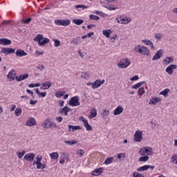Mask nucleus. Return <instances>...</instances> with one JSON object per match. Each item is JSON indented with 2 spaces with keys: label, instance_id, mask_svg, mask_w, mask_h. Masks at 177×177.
<instances>
[{
  "label": "nucleus",
  "instance_id": "19",
  "mask_svg": "<svg viewBox=\"0 0 177 177\" xmlns=\"http://www.w3.org/2000/svg\"><path fill=\"white\" fill-rule=\"evenodd\" d=\"M15 54L17 57H23V56H27V53L21 49H17Z\"/></svg>",
  "mask_w": 177,
  "mask_h": 177
},
{
  "label": "nucleus",
  "instance_id": "20",
  "mask_svg": "<svg viewBox=\"0 0 177 177\" xmlns=\"http://www.w3.org/2000/svg\"><path fill=\"white\" fill-rule=\"evenodd\" d=\"M69 132H74V131H80L82 129L81 126H73V125H68Z\"/></svg>",
  "mask_w": 177,
  "mask_h": 177
},
{
  "label": "nucleus",
  "instance_id": "47",
  "mask_svg": "<svg viewBox=\"0 0 177 177\" xmlns=\"http://www.w3.org/2000/svg\"><path fill=\"white\" fill-rule=\"evenodd\" d=\"M56 123L50 121V122H49V124H48V128H50V129H53V128H56Z\"/></svg>",
  "mask_w": 177,
  "mask_h": 177
},
{
  "label": "nucleus",
  "instance_id": "18",
  "mask_svg": "<svg viewBox=\"0 0 177 177\" xmlns=\"http://www.w3.org/2000/svg\"><path fill=\"white\" fill-rule=\"evenodd\" d=\"M27 78H28V73L21 75H19V77H17V76L15 77V80L18 82H20L21 81H24V80H27Z\"/></svg>",
  "mask_w": 177,
  "mask_h": 177
},
{
  "label": "nucleus",
  "instance_id": "57",
  "mask_svg": "<svg viewBox=\"0 0 177 177\" xmlns=\"http://www.w3.org/2000/svg\"><path fill=\"white\" fill-rule=\"evenodd\" d=\"M104 8H105L106 9H108V10H115L117 9L116 7H108L106 6H104Z\"/></svg>",
  "mask_w": 177,
  "mask_h": 177
},
{
  "label": "nucleus",
  "instance_id": "41",
  "mask_svg": "<svg viewBox=\"0 0 177 177\" xmlns=\"http://www.w3.org/2000/svg\"><path fill=\"white\" fill-rule=\"evenodd\" d=\"M89 20L97 21V20H100V17H99V16H97V15H89Z\"/></svg>",
  "mask_w": 177,
  "mask_h": 177
},
{
  "label": "nucleus",
  "instance_id": "36",
  "mask_svg": "<svg viewBox=\"0 0 177 177\" xmlns=\"http://www.w3.org/2000/svg\"><path fill=\"white\" fill-rule=\"evenodd\" d=\"M22 113H23V110H21V108H17L15 111V114L16 117H20Z\"/></svg>",
  "mask_w": 177,
  "mask_h": 177
},
{
  "label": "nucleus",
  "instance_id": "35",
  "mask_svg": "<svg viewBox=\"0 0 177 177\" xmlns=\"http://www.w3.org/2000/svg\"><path fill=\"white\" fill-rule=\"evenodd\" d=\"M147 169H149V167H148V165H145L144 166H142L139 168L137 169V171L138 172H143L145 171H147Z\"/></svg>",
  "mask_w": 177,
  "mask_h": 177
},
{
  "label": "nucleus",
  "instance_id": "26",
  "mask_svg": "<svg viewBox=\"0 0 177 177\" xmlns=\"http://www.w3.org/2000/svg\"><path fill=\"white\" fill-rule=\"evenodd\" d=\"M72 22L76 26H81V24H83L84 21L83 19H74L72 20Z\"/></svg>",
  "mask_w": 177,
  "mask_h": 177
},
{
  "label": "nucleus",
  "instance_id": "38",
  "mask_svg": "<svg viewBox=\"0 0 177 177\" xmlns=\"http://www.w3.org/2000/svg\"><path fill=\"white\" fill-rule=\"evenodd\" d=\"M107 115H110V111H107V109H104L102 113V117L104 120H106V117H107Z\"/></svg>",
  "mask_w": 177,
  "mask_h": 177
},
{
  "label": "nucleus",
  "instance_id": "43",
  "mask_svg": "<svg viewBox=\"0 0 177 177\" xmlns=\"http://www.w3.org/2000/svg\"><path fill=\"white\" fill-rule=\"evenodd\" d=\"M53 41L54 42V46L55 48H59V46H60V40L57 39H53Z\"/></svg>",
  "mask_w": 177,
  "mask_h": 177
},
{
  "label": "nucleus",
  "instance_id": "25",
  "mask_svg": "<svg viewBox=\"0 0 177 177\" xmlns=\"http://www.w3.org/2000/svg\"><path fill=\"white\" fill-rule=\"evenodd\" d=\"M120 24H129L131 23V19H129L128 18H122L120 17Z\"/></svg>",
  "mask_w": 177,
  "mask_h": 177
},
{
  "label": "nucleus",
  "instance_id": "39",
  "mask_svg": "<svg viewBox=\"0 0 177 177\" xmlns=\"http://www.w3.org/2000/svg\"><path fill=\"white\" fill-rule=\"evenodd\" d=\"M113 160H114V158L113 157L108 158L104 160V164H105V165H109L113 162Z\"/></svg>",
  "mask_w": 177,
  "mask_h": 177
},
{
  "label": "nucleus",
  "instance_id": "55",
  "mask_svg": "<svg viewBox=\"0 0 177 177\" xmlns=\"http://www.w3.org/2000/svg\"><path fill=\"white\" fill-rule=\"evenodd\" d=\"M123 157V158H125V153H120L118 154V159L121 160V158Z\"/></svg>",
  "mask_w": 177,
  "mask_h": 177
},
{
  "label": "nucleus",
  "instance_id": "53",
  "mask_svg": "<svg viewBox=\"0 0 177 177\" xmlns=\"http://www.w3.org/2000/svg\"><path fill=\"white\" fill-rule=\"evenodd\" d=\"M76 9H80V8H82V9H88V6H84V5H77L75 6Z\"/></svg>",
  "mask_w": 177,
  "mask_h": 177
},
{
  "label": "nucleus",
  "instance_id": "32",
  "mask_svg": "<svg viewBox=\"0 0 177 177\" xmlns=\"http://www.w3.org/2000/svg\"><path fill=\"white\" fill-rule=\"evenodd\" d=\"M149 156H145L143 155V156H141L140 158H139L138 161L140 162H146V161H149Z\"/></svg>",
  "mask_w": 177,
  "mask_h": 177
},
{
  "label": "nucleus",
  "instance_id": "56",
  "mask_svg": "<svg viewBox=\"0 0 177 177\" xmlns=\"http://www.w3.org/2000/svg\"><path fill=\"white\" fill-rule=\"evenodd\" d=\"M167 64H169L172 63V62H174V59L171 57H167Z\"/></svg>",
  "mask_w": 177,
  "mask_h": 177
},
{
  "label": "nucleus",
  "instance_id": "29",
  "mask_svg": "<svg viewBox=\"0 0 177 177\" xmlns=\"http://www.w3.org/2000/svg\"><path fill=\"white\" fill-rule=\"evenodd\" d=\"M142 42H145L146 44V45L151 46V49L154 50V44H153V42L151 41L148 40V39H144V40H142Z\"/></svg>",
  "mask_w": 177,
  "mask_h": 177
},
{
  "label": "nucleus",
  "instance_id": "7",
  "mask_svg": "<svg viewBox=\"0 0 177 177\" xmlns=\"http://www.w3.org/2000/svg\"><path fill=\"white\" fill-rule=\"evenodd\" d=\"M142 139H143V131L137 130L134 134V142H142Z\"/></svg>",
  "mask_w": 177,
  "mask_h": 177
},
{
  "label": "nucleus",
  "instance_id": "3",
  "mask_svg": "<svg viewBox=\"0 0 177 177\" xmlns=\"http://www.w3.org/2000/svg\"><path fill=\"white\" fill-rule=\"evenodd\" d=\"M80 104H81L80 102V97L77 95L72 97L68 102V105L72 107H77V106H80Z\"/></svg>",
  "mask_w": 177,
  "mask_h": 177
},
{
  "label": "nucleus",
  "instance_id": "30",
  "mask_svg": "<svg viewBox=\"0 0 177 177\" xmlns=\"http://www.w3.org/2000/svg\"><path fill=\"white\" fill-rule=\"evenodd\" d=\"M49 122H50V119H46L41 124L43 128H45L46 129H49Z\"/></svg>",
  "mask_w": 177,
  "mask_h": 177
},
{
  "label": "nucleus",
  "instance_id": "8",
  "mask_svg": "<svg viewBox=\"0 0 177 177\" xmlns=\"http://www.w3.org/2000/svg\"><path fill=\"white\" fill-rule=\"evenodd\" d=\"M80 121H82L83 125L84 128H86V131H92V126L89 124L88 122V120L86 118H84V116H81L80 118Z\"/></svg>",
  "mask_w": 177,
  "mask_h": 177
},
{
  "label": "nucleus",
  "instance_id": "24",
  "mask_svg": "<svg viewBox=\"0 0 177 177\" xmlns=\"http://www.w3.org/2000/svg\"><path fill=\"white\" fill-rule=\"evenodd\" d=\"M100 86H102L100 84V80H96L94 82H93V89H96Z\"/></svg>",
  "mask_w": 177,
  "mask_h": 177
},
{
  "label": "nucleus",
  "instance_id": "6",
  "mask_svg": "<svg viewBox=\"0 0 177 177\" xmlns=\"http://www.w3.org/2000/svg\"><path fill=\"white\" fill-rule=\"evenodd\" d=\"M71 21L69 19H56L55 20V24L56 26H63L64 27H66V26H70Z\"/></svg>",
  "mask_w": 177,
  "mask_h": 177
},
{
  "label": "nucleus",
  "instance_id": "2",
  "mask_svg": "<svg viewBox=\"0 0 177 177\" xmlns=\"http://www.w3.org/2000/svg\"><path fill=\"white\" fill-rule=\"evenodd\" d=\"M135 50L136 52L146 56H149L150 55V51L146 48V46H141L140 45H138L135 48Z\"/></svg>",
  "mask_w": 177,
  "mask_h": 177
},
{
  "label": "nucleus",
  "instance_id": "9",
  "mask_svg": "<svg viewBox=\"0 0 177 177\" xmlns=\"http://www.w3.org/2000/svg\"><path fill=\"white\" fill-rule=\"evenodd\" d=\"M16 49L12 48H3L1 50V53H4V55H12L15 53Z\"/></svg>",
  "mask_w": 177,
  "mask_h": 177
},
{
  "label": "nucleus",
  "instance_id": "61",
  "mask_svg": "<svg viewBox=\"0 0 177 177\" xmlns=\"http://www.w3.org/2000/svg\"><path fill=\"white\" fill-rule=\"evenodd\" d=\"M17 156L19 159L23 158V157L24 156V155L21 152H17Z\"/></svg>",
  "mask_w": 177,
  "mask_h": 177
},
{
  "label": "nucleus",
  "instance_id": "52",
  "mask_svg": "<svg viewBox=\"0 0 177 177\" xmlns=\"http://www.w3.org/2000/svg\"><path fill=\"white\" fill-rule=\"evenodd\" d=\"M162 37H163L162 33H156L155 35L156 39L160 40V39H161V38H162Z\"/></svg>",
  "mask_w": 177,
  "mask_h": 177
},
{
  "label": "nucleus",
  "instance_id": "22",
  "mask_svg": "<svg viewBox=\"0 0 177 177\" xmlns=\"http://www.w3.org/2000/svg\"><path fill=\"white\" fill-rule=\"evenodd\" d=\"M52 86V82H45L42 84V86L41 87V89H49Z\"/></svg>",
  "mask_w": 177,
  "mask_h": 177
},
{
  "label": "nucleus",
  "instance_id": "14",
  "mask_svg": "<svg viewBox=\"0 0 177 177\" xmlns=\"http://www.w3.org/2000/svg\"><path fill=\"white\" fill-rule=\"evenodd\" d=\"M162 57V50H159L156 52L154 56L152 58L153 62L155 60H158Z\"/></svg>",
  "mask_w": 177,
  "mask_h": 177
},
{
  "label": "nucleus",
  "instance_id": "21",
  "mask_svg": "<svg viewBox=\"0 0 177 177\" xmlns=\"http://www.w3.org/2000/svg\"><path fill=\"white\" fill-rule=\"evenodd\" d=\"M124 111V108L121 106H118L113 111L114 115H120Z\"/></svg>",
  "mask_w": 177,
  "mask_h": 177
},
{
  "label": "nucleus",
  "instance_id": "45",
  "mask_svg": "<svg viewBox=\"0 0 177 177\" xmlns=\"http://www.w3.org/2000/svg\"><path fill=\"white\" fill-rule=\"evenodd\" d=\"M138 96H142V95H145V88L144 87H141L138 89Z\"/></svg>",
  "mask_w": 177,
  "mask_h": 177
},
{
  "label": "nucleus",
  "instance_id": "12",
  "mask_svg": "<svg viewBox=\"0 0 177 177\" xmlns=\"http://www.w3.org/2000/svg\"><path fill=\"white\" fill-rule=\"evenodd\" d=\"M7 78L10 82L15 81V78H16V72L15 70H11L8 74L7 75Z\"/></svg>",
  "mask_w": 177,
  "mask_h": 177
},
{
  "label": "nucleus",
  "instance_id": "13",
  "mask_svg": "<svg viewBox=\"0 0 177 177\" xmlns=\"http://www.w3.org/2000/svg\"><path fill=\"white\" fill-rule=\"evenodd\" d=\"M71 111V109L68 106H65L64 107L59 109V114H64V115H68V112Z\"/></svg>",
  "mask_w": 177,
  "mask_h": 177
},
{
  "label": "nucleus",
  "instance_id": "44",
  "mask_svg": "<svg viewBox=\"0 0 177 177\" xmlns=\"http://www.w3.org/2000/svg\"><path fill=\"white\" fill-rule=\"evenodd\" d=\"M66 92L64 91H57L55 93L56 97H62V96H64Z\"/></svg>",
  "mask_w": 177,
  "mask_h": 177
},
{
  "label": "nucleus",
  "instance_id": "37",
  "mask_svg": "<svg viewBox=\"0 0 177 177\" xmlns=\"http://www.w3.org/2000/svg\"><path fill=\"white\" fill-rule=\"evenodd\" d=\"M168 93H169V88H166L160 93V95H162L165 97H168Z\"/></svg>",
  "mask_w": 177,
  "mask_h": 177
},
{
  "label": "nucleus",
  "instance_id": "49",
  "mask_svg": "<svg viewBox=\"0 0 177 177\" xmlns=\"http://www.w3.org/2000/svg\"><path fill=\"white\" fill-rule=\"evenodd\" d=\"M133 177H145V175L140 174L139 172L134 171Z\"/></svg>",
  "mask_w": 177,
  "mask_h": 177
},
{
  "label": "nucleus",
  "instance_id": "27",
  "mask_svg": "<svg viewBox=\"0 0 177 177\" xmlns=\"http://www.w3.org/2000/svg\"><path fill=\"white\" fill-rule=\"evenodd\" d=\"M146 84L145 81L140 82L139 83H137L136 84L131 86L132 89H139L142 85Z\"/></svg>",
  "mask_w": 177,
  "mask_h": 177
},
{
  "label": "nucleus",
  "instance_id": "4",
  "mask_svg": "<svg viewBox=\"0 0 177 177\" xmlns=\"http://www.w3.org/2000/svg\"><path fill=\"white\" fill-rule=\"evenodd\" d=\"M153 153V149L150 147H143L141 148L139 151V154L140 156H151V153Z\"/></svg>",
  "mask_w": 177,
  "mask_h": 177
},
{
  "label": "nucleus",
  "instance_id": "42",
  "mask_svg": "<svg viewBox=\"0 0 177 177\" xmlns=\"http://www.w3.org/2000/svg\"><path fill=\"white\" fill-rule=\"evenodd\" d=\"M64 143L66 145H69L70 146H73L74 145H77L78 142H77V140H74L73 141L65 140Z\"/></svg>",
  "mask_w": 177,
  "mask_h": 177
},
{
  "label": "nucleus",
  "instance_id": "58",
  "mask_svg": "<svg viewBox=\"0 0 177 177\" xmlns=\"http://www.w3.org/2000/svg\"><path fill=\"white\" fill-rule=\"evenodd\" d=\"M37 103H38V100H30V104L31 106H34L35 104H37Z\"/></svg>",
  "mask_w": 177,
  "mask_h": 177
},
{
  "label": "nucleus",
  "instance_id": "10",
  "mask_svg": "<svg viewBox=\"0 0 177 177\" xmlns=\"http://www.w3.org/2000/svg\"><path fill=\"white\" fill-rule=\"evenodd\" d=\"M35 158V154L34 153H26L24 157V160H25V161H29V162L34 161Z\"/></svg>",
  "mask_w": 177,
  "mask_h": 177
},
{
  "label": "nucleus",
  "instance_id": "62",
  "mask_svg": "<svg viewBox=\"0 0 177 177\" xmlns=\"http://www.w3.org/2000/svg\"><path fill=\"white\" fill-rule=\"evenodd\" d=\"M10 23H12V21H10V20H8V21L4 20L2 23V24H5L6 26H9V24H10Z\"/></svg>",
  "mask_w": 177,
  "mask_h": 177
},
{
  "label": "nucleus",
  "instance_id": "33",
  "mask_svg": "<svg viewBox=\"0 0 177 177\" xmlns=\"http://www.w3.org/2000/svg\"><path fill=\"white\" fill-rule=\"evenodd\" d=\"M111 29L104 30L102 31L103 35H104L106 38H110V34H111Z\"/></svg>",
  "mask_w": 177,
  "mask_h": 177
},
{
  "label": "nucleus",
  "instance_id": "46",
  "mask_svg": "<svg viewBox=\"0 0 177 177\" xmlns=\"http://www.w3.org/2000/svg\"><path fill=\"white\" fill-rule=\"evenodd\" d=\"M82 77L83 78H89V77H91V73L88 72H83L82 73Z\"/></svg>",
  "mask_w": 177,
  "mask_h": 177
},
{
  "label": "nucleus",
  "instance_id": "31",
  "mask_svg": "<svg viewBox=\"0 0 177 177\" xmlns=\"http://www.w3.org/2000/svg\"><path fill=\"white\" fill-rule=\"evenodd\" d=\"M97 115V110L93 109L91 111V115L89 116L90 120H92V118H95Z\"/></svg>",
  "mask_w": 177,
  "mask_h": 177
},
{
  "label": "nucleus",
  "instance_id": "59",
  "mask_svg": "<svg viewBox=\"0 0 177 177\" xmlns=\"http://www.w3.org/2000/svg\"><path fill=\"white\" fill-rule=\"evenodd\" d=\"M36 161L37 162H39L41 161H42V156H40V155H37V157H36Z\"/></svg>",
  "mask_w": 177,
  "mask_h": 177
},
{
  "label": "nucleus",
  "instance_id": "1",
  "mask_svg": "<svg viewBox=\"0 0 177 177\" xmlns=\"http://www.w3.org/2000/svg\"><path fill=\"white\" fill-rule=\"evenodd\" d=\"M35 42H37L39 46H43V45H46V44H49V39L47 37H44L41 34H38L36 37L33 39Z\"/></svg>",
  "mask_w": 177,
  "mask_h": 177
},
{
  "label": "nucleus",
  "instance_id": "11",
  "mask_svg": "<svg viewBox=\"0 0 177 177\" xmlns=\"http://www.w3.org/2000/svg\"><path fill=\"white\" fill-rule=\"evenodd\" d=\"M177 68V65L176 64H171L169 66L166 68V73L167 74H174V70H176Z\"/></svg>",
  "mask_w": 177,
  "mask_h": 177
},
{
  "label": "nucleus",
  "instance_id": "64",
  "mask_svg": "<svg viewBox=\"0 0 177 177\" xmlns=\"http://www.w3.org/2000/svg\"><path fill=\"white\" fill-rule=\"evenodd\" d=\"M73 43L74 45H78V39L73 38Z\"/></svg>",
  "mask_w": 177,
  "mask_h": 177
},
{
  "label": "nucleus",
  "instance_id": "15",
  "mask_svg": "<svg viewBox=\"0 0 177 177\" xmlns=\"http://www.w3.org/2000/svg\"><path fill=\"white\" fill-rule=\"evenodd\" d=\"M26 127H34L37 125V121H35V118H30L26 123Z\"/></svg>",
  "mask_w": 177,
  "mask_h": 177
},
{
  "label": "nucleus",
  "instance_id": "16",
  "mask_svg": "<svg viewBox=\"0 0 177 177\" xmlns=\"http://www.w3.org/2000/svg\"><path fill=\"white\" fill-rule=\"evenodd\" d=\"M12 44V40L6 38L0 39V45L8 46Z\"/></svg>",
  "mask_w": 177,
  "mask_h": 177
},
{
  "label": "nucleus",
  "instance_id": "54",
  "mask_svg": "<svg viewBox=\"0 0 177 177\" xmlns=\"http://www.w3.org/2000/svg\"><path fill=\"white\" fill-rule=\"evenodd\" d=\"M139 80L138 75H134L133 77L130 78V81H138Z\"/></svg>",
  "mask_w": 177,
  "mask_h": 177
},
{
  "label": "nucleus",
  "instance_id": "23",
  "mask_svg": "<svg viewBox=\"0 0 177 177\" xmlns=\"http://www.w3.org/2000/svg\"><path fill=\"white\" fill-rule=\"evenodd\" d=\"M159 102H161V98L160 97H152L149 100V104H157V103H159Z\"/></svg>",
  "mask_w": 177,
  "mask_h": 177
},
{
  "label": "nucleus",
  "instance_id": "28",
  "mask_svg": "<svg viewBox=\"0 0 177 177\" xmlns=\"http://www.w3.org/2000/svg\"><path fill=\"white\" fill-rule=\"evenodd\" d=\"M35 92L37 95H38L39 97H45L46 96V92H41L39 91L38 88L35 89Z\"/></svg>",
  "mask_w": 177,
  "mask_h": 177
},
{
  "label": "nucleus",
  "instance_id": "48",
  "mask_svg": "<svg viewBox=\"0 0 177 177\" xmlns=\"http://www.w3.org/2000/svg\"><path fill=\"white\" fill-rule=\"evenodd\" d=\"M32 20V18L29 17V18H27L26 19L23 20L22 21L24 24H30Z\"/></svg>",
  "mask_w": 177,
  "mask_h": 177
},
{
  "label": "nucleus",
  "instance_id": "17",
  "mask_svg": "<svg viewBox=\"0 0 177 177\" xmlns=\"http://www.w3.org/2000/svg\"><path fill=\"white\" fill-rule=\"evenodd\" d=\"M101 174H103V167L95 169L92 171V175L93 176H99Z\"/></svg>",
  "mask_w": 177,
  "mask_h": 177
},
{
  "label": "nucleus",
  "instance_id": "51",
  "mask_svg": "<svg viewBox=\"0 0 177 177\" xmlns=\"http://www.w3.org/2000/svg\"><path fill=\"white\" fill-rule=\"evenodd\" d=\"M171 162H174V164H177V155H173L171 158Z\"/></svg>",
  "mask_w": 177,
  "mask_h": 177
},
{
  "label": "nucleus",
  "instance_id": "34",
  "mask_svg": "<svg viewBox=\"0 0 177 177\" xmlns=\"http://www.w3.org/2000/svg\"><path fill=\"white\" fill-rule=\"evenodd\" d=\"M50 157L52 160H57V158H59V153L53 152L50 153Z\"/></svg>",
  "mask_w": 177,
  "mask_h": 177
},
{
  "label": "nucleus",
  "instance_id": "40",
  "mask_svg": "<svg viewBox=\"0 0 177 177\" xmlns=\"http://www.w3.org/2000/svg\"><path fill=\"white\" fill-rule=\"evenodd\" d=\"M64 157L61 158L59 160V164H62V165H63L65 162V159L66 158V160H68V156H66V153H62Z\"/></svg>",
  "mask_w": 177,
  "mask_h": 177
},
{
  "label": "nucleus",
  "instance_id": "63",
  "mask_svg": "<svg viewBox=\"0 0 177 177\" xmlns=\"http://www.w3.org/2000/svg\"><path fill=\"white\" fill-rule=\"evenodd\" d=\"M55 120L56 121H57V122H62V121H63V117L62 116L57 117Z\"/></svg>",
  "mask_w": 177,
  "mask_h": 177
},
{
  "label": "nucleus",
  "instance_id": "60",
  "mask_svg": "<svg viewBox=\"0 0 177 177\" xmlns=\"http://www.w3.org/2000/svg\"><path fill=\"white\" fill-rule=\"evenodd\" d=\"M42 165L43 163L41 162H37V165L36 166V168L37 169H41V168H42Z\"/></svg>",
  "mask_w": 177,
  "mask_h": 177
},
{
  "label": "nucleus",
  "instance_id": "5",
  "mask_svg": "<svg viewBox=\"0 0 177 177\" xmlns=\"http://www.w3.org/2000/svg\"><path fill=\"white\" fill-rule=\"evenodd\" d=\"M129 64H131V61H129V59L124 58L118 62V66L119 68H127Z\"/></svg>",
  "mask_w": 177,
  "mask_h": 177
},
{
  "label": "nucleus",
  "instance_id": "50",
  "mask_svg": "<svg viewBox=\"0 0 177 177\" xmlns=\"http://www.w3.org/2000/svg\"><path fill=\"white\" fill-rule=\"evenodd\" d=\"M77 154L80 155V157L84 156V154H85V151L83 149H79L77 151Z\"/></svg>",
  "mask_w": 177,
  "mask_h": 177
}]
</instances>
